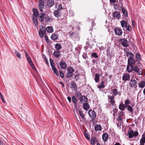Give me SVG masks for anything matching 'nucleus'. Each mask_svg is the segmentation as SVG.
I'll return each instance as SVG.
<instances>
[{
	"instance_id": "1",
	"label": "nucleus",
	"mask_w": 145,
	"mask_h": 145,
	"mask_svg": "<svg viewBox=\"0 0 145 145\" xmlns=\"http://www.w3.org/2000/svg\"><path fill=\"white\" fill-rule=\"evenodd\" d=\"M134 57H129L128 59V65L127 66L126 70L129 72H131L133 70V65L135 63Z\"/></svg>"
},
{
	"instance_id": "2",
	"label": "nucleus",
	"mask_w": 145,
	"mask_h": 145,
	"mask_svg": "<svg viewBox=\"0 0 145 145\" xmlns=\"http://www.w3.org/2000/svg\"><path fill=\"white\" fill-rule=\"evenodd\" d=\"M128 134L129 137L131 138L137 136L138 135V133L137 131H135L134 132L133 130H131L128 132Z\"/></svg>"
},
{
	"instance_id": "3",
	"label": "nucleus",
	"mask_w": 145,
	"mask_h": 145,
	"mask_svg": "<svg viewBox=\"0 0 145 145\" xmlns=\"http://www.w3.org/2000/svg\"><path fill=\"white\" fill-rule=\"evenodd\" d=\"M50 61L52 69L54 73L57 76H59L58 72L57 69L55 67L54 61L52 59H50Z\"/></svg>"
},
{
	"instance_id": "4",
	"label": "nucleus",
	"mask_w": 145,
	"mask_h": 145,
	"mask_svg": "<svg viewBox=\"0 0 145 145\" xmlns=\"http://www.w3.org/2000/svg\"><path fill=\"white\" fill-rule=\"evenodd\" d=\"M108 100L109 102L112 106H114L115 105V101L114 100V96L113 95H108Z\"/></svg>"
},
{
	"instance_id": "5",
	"label": "nucleus",
	"mask_w": 145,
	"mask_h": 145,
	"mask_svg": "<svg viewBox=\"0 0 145 145\" xmlns=\"http://www.w3.org/2000/svg\"><path fill=\"white\" fill-rule=\"evenodd\" d=\"M41 28L39 31V34L41 38H43L44 35L46 33V29L43 26L41 25Z\"/></svg>"
},
{
	"instance_id": "6",
	"label": "nucleus",
	"mask_w": 145,
	"mask_h": 145,
	"mask_svg": "<svg viewBox=\"0 0 145 145\" xmlns=\"http://www.w3.org/2000/svg\"><path fill=\"white\" fill-rule=\"evenodd\" d=\"M120 42L121 45L124 47H127L129 46L128 43V41L125 38L121 39Z\"/></svg>"
},
{
	"instance_id": "7",
	"label": "nucleus",
	"mask_w": 145,
	"mask_h": 145,
	"mask_svg": "<svg viewBox=\"0 0 145 145\" xmlns=\"http://www.w3.org/2000/svg\"><path fill=\"white\" fill-rule=\"evenodd\" d=\"M137 82L135 79H132L129 83V87L131 88H136Z\"/></svg>"
},
{
	"instance_id": "8",
	"label": "nucleus",
	"mask_w": 145,
	"mask_h": 145,
	"mask_svg": "<svg viewBox=\"0 0 145 145\" xmlns=\"http://www.w3.org/2000/svg\"><path fill=\"white\" fill-rule=\"evenodd\" d=\"M88 114L90 117L93 119H94L96 117V114L94 111L92 110H89L88 111Z\"/></svg>"
},
{
	"instance_id": "9",
	"label": "nucleus",
	"mask_w": 145,
	"mask_h": 145,
	"mask_svg": "<svg viewBox=\"0 0 145 145\" xmlns=\"http://www.w3.org/2000/svg\"><path fill=\"white\" fill-rule=\"evenodd\" d=\"M80 101L81 103L84 104L87 103L88 99L85 96L82 95L80 98Z\"/></svg>"
},
{
	"instance_id": "10",
	"label": "nucleus",
	"mask_w": 145,
	"mask_h": 145,
	"mask_svg": "<svg viewBox=\"0 0 145 145\" xmlns=\"http://www.w3.org/2000/svg\"><path fill=\"white\" fill-rule=\"evenodd\" d=\"M130 76L127 73H124L123 74L122 77V79L123 81H126L130 79Z\"/></svg>"
},
{
	"instance_id": "11",
	"label": "nucleus",
	"mask_w": 145,
	"mask_h": 145,
	"mask_svg": "<svg viewBox=\"0 0 145 145\" xmlns=\"http://www.w3.org/2000/svg\"><path fill=\"white\" fill-rule=\"evenodd\" d=\"M112 16L114 19H119L121 16L120 13L118 11H115L113 13Z\"/></svg>"
},
{
	"instance_id": "12",
	"label": "nucleus",
	"mask_w": 145,
	"mask_h": 145,
	"mask_svg": "<svg viewBox=\"0 0 145 145\" xmlns=\"http://www.w3.org/2000/svg\"><path fill=\"white\" fill-rule=\"evenodd\" d=\"M44 1L42 0H40L39 1V8L40 10L42 12L43 11L42 9L44 7Z\"/></svg>"
},
{
	"instance_id": "13",
	"label": "nucleus",
	"mask_w": 145,
	"mask_h": 145,
	"mask_svg": "<svg viewBox=\"0 0 145 145\" xmlns=\"http://www.w3.org/2000/svg\"><path fill=\"white\" fill-rule=\"evenodd\" d=\"M86 44L88 45L89 47L91 49L92 48L93 46V41L91 39L89 40V38L87 39V40L86 42Z\"/></svg>"
},
{
	"instance_id": "14",
	"label": "nucleus",
	"mask_w": 145,
	"mask_h": 145,
	"mask_svg": "<svg viewBox=\"0 0 145 145\" xmlns=\"http://www.w3.org/2000/svg\"><path fill=\"white\" fill-rule=\"evenodd\" d=\"M114 31L115 34L118 36L121 35L122 33L121 29L118 28H115Z\"/></svg>"
},
{
	"instance_id": "15",
	"label": "nucleus",
	"mask_w": 145,
	"mask_h": 145,
	"mask_svg": "<svg viewBox=\"0 0 145 145\" xmlns=\"http://www.w3.org/2000/svg\"><path fill=\"white\" fill-rule=\"evenodd\" d=\"M140 145H144L145 144V134L143 133L140 141Z\"/></svg>"
},
{
	"instance_id": "16",
	"label": "nucleus",
	"mask_w": 145,
	"mask_h": 145,
	"mask_svg": "<svg viewBox=\"0 0 145 145\" xmlns=\"http://www.w3.org/2000/svg\"><path fill=\"white\" fill-rule=\"evenodd\" d=\"M112 91L113 93V95H112L114 97H115L117 95H119L120 96L121 95V93L119 91H118V90L117 89H113L112 90Z\"/></svg>"
},
{
	"instance_id": "17",
	"label": "nucleus",
	"mask_w": 145,
	"mask_h": 145,
	"mask_svg": "<svg viewBox=\"0 0 145 145\" xmlns=\"http://www.w3.org/2000/svg\"><path fill=\"white\" fill-rule=\"evenodd\" d=\"M54 5V0H48L47 1V5L49 7H51Z\"/></svg>"
},
{
	"instance_id": "18",
	"label": "nucleus",
	"mask_w": 145,
	"mask_h": 145,
	"mask_svg": "<svg viewBox=\"0 0 145 145\" xmlns=\"http://www.w3.org/2000/svg\"><path fill=\"white\" fill-rule=\"evenodd\" d=\"M53 55L57 58H59L61 56V54L59 51L55 50Z\"/></svg>"
},
{
	"instance_id": "19",
	"label": "nucleus",
	"mask_w": 145,
	"mask_h": 145,
	"mask_svg": "<svg viewBox=\"0 0 145 145\" xmlns=\"http://www.w3.org/2000/svg\"><path fill=\"white\" fill-rule=\"evenodd\" d=\"M108 134L106 133H105L102 135V139L104 142H106L108 138Z\"/></svg>"
},
{
	"instance_id": "20",
	"label": "nucleus",
	"mask_w": 145,
	"mask_h": 145,
	"mask_svg": "<svg viewBox=\"0 0 145 145\" xmlns=\"http://www.w3.org/2000/svg\"><path fill=\"white\" fill-rule=\"evenodd\" d=\"M60 65L61 67L63 69H65L67 67L66 63L63 61H61L60 62Z\"/></svg>"
},
{
	"instance_id": "21",
	"label": "nucleus",
	"mask_w": 145,
	"mask_h": 145,
	"mask_svg": "<svg viewBox=\"0 0 145 145\" xmlns=\"http://www.w3.org/2000/svg\"><path fill=\"white\" fill-rule=\"evenodd\" d=\"M61 13V12L60 11H59L58 10H56L54 11V14L55 17L57 18H59L60 16Z\"/></svg>"
},
{
	"instance_id": "22",
	"label": "nucleus",
	"mask_w": 145,
	"mask_h": 145,
	"mask_svg": "<svg viewBox=\"0 0 145 145\" xmlns=\"http://www.w3.org/2000/svg\"><path fill=\"white\" fill-rule=\"evenodd\" d=\"M121 9L122 12L123 13L124 15L125 16V17H128V12L124 8V7L122 6L121 7Z\"/></svg>"
},
{
	"instance_id": "23",
	"label": "nucleus",
	"mask_w": 145,
	"mask_h": 145,
	"mask_svg": "<svg viewBox=\"0 0 145 145\" xmlns=\"http://www.w3.org/2000/svg\"><path fill=\"white\" fill-rule=\"evenodd\" d=\"M121 27L123 28H125L127 26V23L125 20H123L121 21Z\"/></svg>"
},
{
	"instance_id": "24",
	"label": "nucleus",
	"mask_w": 145,
	"mask_h": 145,
	"mask_svg": "<svg viewBox=\"0 0 145 145\" xmlns=\"http://www.w3.org/2000/svg\"><path fill=\"white\" fill-rule=\"evenodd\" d=\"M133 70L137 73L139 75H142V72L139 71V68L137 66H135V67H133Z\"/></svg>"
},
{
	"instance_id": "25",
	"label": "nucleus",
	"mask_w": 145,
	"mask_h": 145,
	"mask_svg": "<svg viewBox=\"0 0 145 145\" xmlns=\"http://www.w3.org/2000/svg\"><path fill=\"white\" fill-rule=\"evenodd\" d=\"M46 31H47L48 33H52L54 31L53 27L51 26H48L46 28Z\"/></svg>"
},
{
	"instance_id": "26",
	"label": "nucleus",
	"mask_w": 145,
	"mask_h": 145,
	"mask_svg": "<svg viewBox=\"0 0 145 145\" xmlns=\"http://www.w3.org/2000/svg\"><path fill=\"white\" fill-rule=\"evenodd\" d=\"M97 142V139L95 137H91V143L92 145H95L96 142Z\"/></svg>"
},
{
	"instance_id": "27",
	"label": "nucleus",
	"mask_w": 145,
	"mask_h": 145,
	"mask_svg": "<svg viewBox=\"0 0 145 145\" xmlns=\"http://www.w3.org/2000/svg\"><path fill=\"white\" fill-rule=\"evenodd\" d=\"M33 12L34 16L33 17H37L39 16V12L38 10L35 8L33 9Z\"/></svg>"
},
{
	"instance_id": "28",
	"label": "nucleus",
	"mask_w": 145,
	"mask_h": 145,
	"mask_svg": "<svg viewBox=\"0 0 145 145\" xmlns=\"http://www.w3.org/2000/svg\"><path fill=\"white\" fill-rule=\"evenodd\" d=\"M55 48L57 51H59V50L61 48L62 46L60 44L57 43L56 44Z\"/></svg>"
},
{
	"instance_id": "29",
	"label": "nucleus",
	"mask_w": 145,
	"mask_h": 145,
	"mask_svg": "<svg viewBox=\"0 0 145 145\" xmlns=\"http://www.w3.org/2000/svg\"><path fill=\"white\" fill-rule=\"evenodd\" d=\"M58 37V36L55 33L52 34L51 37V39L54 40L57 39Z\"/></svg>"
},
{
	"instance_id": "30",
	"label": "nucleus",
	"mask_w": 145,
	"mask_h": 145,
	"mask_svg": "<svg viewBox=\"0 0 145 145\" xmlns=\"http://www.w3.org/2000/svg\"><path fill=\"white\" fill-rule=\"evenodd\" d=\"M83 107L84 110H88L89 108V106L88 103H86L83 104Z\"/></svg>"
},
{
	"instance_id": "31",
	"label": "nucleus",
	"mask_w": 145,
	"mask_h": 145,
	"mask_svg": "<svg viewBox=\"0 0 145 145\" xmlns=\"http://www.w3.org/2000/svg\"><path fill=\"white\" fill-rule=\"evenodd\" d=\"M138 84L139 87L143 88L145 86V82L144 81H141Z\"/></svg>"
},
{
	"instance_id": "32",
	"label": "nucleus",
	"mask_w": 145,
	"mask_h": 145,
	"mask_svg": "<svg viewBox=\"0 0 145 145\" xmlns=\"http://www.w3.org/2000/svg\"><path fill=\"white\" fill-rule=\"evenodd\" d=\"M95 129L96 131H101L102 127L101 125H96L95 126Z\"/></svg>"
},
{
	"instance_id": "33",
	"label": "nucleus",
	"mask_w": 145,
	"mask_h": 145,
	"mask_svg": "<svg viewBox=\"0 0 145 145\" xmlns=\"http://www.w3.org/2000/svg\"><path fill=\"white\" fill-rule=\"evenodd\" d=\"M45 16V14L44 13H42L40 14L39 16V20L41 22H42Z\"/></svg>"
},
{
	"instance_id": "34",
	"label": "nucleus",
	"mask_w": 145,
	"mask_h": 145,
	"mask_svg": "<svg viewBox=\"0 0 145 145\" xmlns=\"http://www.w3.org/2000/svg\"><path fill=\"white\" fill-rule=\"evenodd\" d=\"M136 58L137 60L139 61L141 60V56L139 53H137L136 54Z\"/></svg>"
},
{
	"instance_id": "35",
	"label": "nucleus",
	"mask_w": 145,
	"mask_h": 145,
	"mask_svg": "<svg viewBox=\"0 0 145 145\" xmlns=\"http://www.w3.org/2000/svg\"><path fill=\"white\" fill-rule=\"evenodd\" d=\"M125 107H127V110L131 112H133V108L130 105H125Z\"/></svg>"
},
{
	"instance_id": "36",
	"label": "nucleus",
	"mask_w": 145,
	"mask_h": 145,
	"mask_svg": "<svg viewBox=\"0 0 145 145\" xmlns=\"http://www.w3.org/2000/svg\"><path fill=\"white\" fill-rule=\"evenodd\" d=\"M33 23L35 24L36 26H37L38 25L37 18V17H33L32 19Z\"/></svg>"
},
{
	"instance_id": "37",
	"label": "nucleus",
	"mask_w": 145,
	"mask_h": 145,
	"mask_svg": "<svg viewBox=\"0 0 145 145\" xmlns=\"http://www.w3.org/2000/svg\"><path fill=\"white\" fill-rule=\"evenodd\" d=\"M125 106L123 104V103H122V104H121L119 106V109L122 111H123V110H124L125 109Z\"/></svg>"
},
{
	"instance_id": "38",
	"label": "nucleus",
	"mask_w": 145,
	"mask_h": 145,
	"mask_svg": "<svg viewBox=\"0 0 145 145\" xmlns=\"http://www.w3.org/2000/svg\"><path fill=\"white\" fill-rule=\"evenodd\" d=\"M73 75V73L68 72L66 75V77L68 78H70L72 77Z\"/></svg>"
},
{
	"instance_id": "39",
	"label": "nucleus",
	"mask_w": 145,
	"mask_h": 145,
	"mask_svg": "<svg viewBox=\"0 0 145 145\" xmlns=\"http://www.w3.org/2000/svg\"><path fill=\"white\" fill-rule=\"evenodd\" d=\"M99 75L98 74H95V80L96 82H98L99 81Z\"/></svg>"
},
{
	"instance_id": "40",
	"label": "nucleus",
	"mask_w": 145,
	"mask_h": 145,
	"mask_svg": "<svg viewBox=\"0 0 145 145\" xmlns=\"http://www.w3.org/2000/svg\"><path fill=\"white\" fill-rule=\"evenodd\" d=\"M15 54L16 55V56L18 58H20L21 56L20 52L16 50L14 51Z\"/></svg>"
},
{
	"instance_id": "41",
	"label": "nucleus",
	"mask_w": 145,
	"mask_h": 145,
	"mask_svg": "<svg viewBox=\"0 0 145 145\" xmlns=\"http://www.w3.org/2000/svg\"><path fill=\"white\" fill-rule=\"evenodd\" d=\"M68 72L72 73L74 71V69L71 67H69L67 68Z\"/></svg>"
},
{
	"instance_id": "42",
	"label": "nucleus",
	"mask_w": 145,
	"mask_h": 145,
	"mask_svg": "<svg viewBox=\"0 0 145 145\" xmlns=\"http://www.w3.org/2000/svg\"><path fill=\"white\" fill-rule=\"evenodd\" d=\"M72 101L73 103L75 104H77V100L76 98V97L74 96H72Z\"/></svg>"
},
{
	"instance_id": "43",
	"label": "nucleus",
	"mask_w": 145,
	"mask_h": 145,
	"mask_svg": "<svg viewBox=\"0 0 145 145\" xmlns=\"http://www.w3.org/2000/svg\"><path fill=\"white\" fill-rule=\"evenodd\" d=\"M79 113L81 116V117L83 119H85V116L84 114L82 112L81 110H78Z\"/></svg>"
},
{
	"instance_id": "44",
	"label": "nucleus",
	"mask_w": 145,
	"mask_h": 145,
	"mask_svg": "<svg viewBox=\"0 0 145 145\" xmlns=\"http://www.w3.org/2000/svg\"><path fill=\"white\" fill-rule=\"evenodd\" d=\"M84 135L86 138L88 140H89L90 139V136L88 133H87L86 132H84Z\"/></svg>"
},
{
	"instance_id": "45",
	"label": "nucleus",
	"mask_w": 145,
	"mask_h": 145,
	"mask_svg": "<svg viewBox=\"0 0 145 145\" xmlns=\"http://www.w3.org/2000/svg\"><path fill=\"white\" fill-rule=\"evenodd\" d=\"M71 85L74 89H76L77 88L76 84L74 82H72L71 84Z\"/></svg>"
},
{
	"instance_id": "46",
	"label": "nucleus",
	"mask_w": 145,
	"mask_h": 145,
	"mask_svg": "<svg viewBox=\"0 0 145 145\" xmlns=\"http://www.w3.org/2000/svg\"><path fill=\"white\" fill-rule=\"evenodd\" d=\"M75 95L77 98H78L79 97H81L82 96V94L81 93L79 92H77L76 93Z\"/></svg>"
},
{
	"instance_id": "47",
	"label": "nucleus",
	"mask_w": 145,
	"mask_h": 145,
	"mask_svg": "<svg viewBox=\"0 0 145 145\" xmlns=\"http://www.w3.org/2000/svg\"><path fill=\"white\" fill-rule=\"evenodd\" d=\"M91 56L95 58H97L98 57L97 54L96 53H93L91 55Z\"/></svg>"
},
{
	"instance_id": "48",
	"label": "nucleus",
	"mask_w": 145,
	"mask_h": 145,
	"mask_svg": "<svg viewBox=\"0 0 145 145\" xmlns=\"http://www.w3.org/2000/svg\"><path fill=\"white\" fill-rule=\"evenodd\" d=\"M44 38L45 39V40L46 42L47 43H49V40L48 39V37L46 35H45L44 36Z\"/></svg>"
},
{
	"instance_id": "49",
	"label": "nucleus",
	"mask_w": 145,
	"mask_h": 145,
	"mask_svg": "<svg viewBox=\"0 0 145 145\" xmlns=\"http://www.w3.org/2000/svg\"><path fill=\"white\" fill-rule=\"evenodd\" d=\"M126 104L125 105H128V104H129L131 103L130 101L128 99H126L124 102Z\"/></svg>"
},
{
	"instance_id": "50",
	"label": "nucleus",
	"mask_w": 145,
	"mask_h": 145,
	"mask_svg": "<svg viewBox=\"0 0 145 145\" xmlns=\"http://www.w3.org/2000/svg\"><path fill=\"white\" fill-rule=\"evenodd\" d=\"M59 74L61 78H63L64 77V75L62 72L61 71H59Z\"/></svg>"
},
{
	"instance_id": "51",
	"label": "nucleus",
	"mask_w": 145,
	"mask_h": 145,
	"mask_svg": "<svg viewBox=\"0 0 145 145\" xmlns=\"http://www.w3.org/2000/svg\"><path fill=\"white\" fill-rule=\"evenodd\" d=\"M30 66H31V67L34 70H35L36 69V68L34 66L33 63H31L30 64Z\"/></svg>"
},
{
	"instance_id": "52",
	"label": "nucleus",
	"mask_w": 145,
	"mask_h": 145,
	"mask_svg": "<svg viewBox=\"0 0 145 145\" xmlns=\"http://www.w3.org/2000/svg\"><path fill=\"white\" fill-rule=\"evenodd\" d=\"M127 29L128 31H131L132 30V28H131V26L129 25H128L127 27Z\"/></svg>"
},
{
	"instance_id": "53",
	"label": "nucleus",
	"mask_w": 145,
	"mask_h": 145,
	"mask_svg": "<svg viewBox=\"0 0 145 145\" xmlns=\"http://www.w3.org/2000/svg\"><path fill=\"white\" fill-rule=\"evenodd\" d=\"M24 52H25V56H26V58H27V59L28 60V59H29V58H30L29 56L27 54V53L26 52V51L25 50L24 51Z\"/></svg>"
},
{
	"instance_id": "54",
	"label": "nucleus",
	"mask_w": 145,
	"mask_h": 145,
	"mask_svg": "<svg viewBox=\"0 0 145 145\" xmlns=\"http://www.w3.org/2000/svg\"><path fill=\"white\" fill-rule=\"evenodd\" d=\"M45 19L46 20V21L47 22L50 21V18L48 16H46L45 17Z\"/></svg>"
},
{
	"instance_id": "55",
	"label": "nucleus",
	"mask_w": 145,
	"mask_h": 145,
	"mask_svg": "<svg viewBox=\"0 0 145 145\" xmlns=\"http://www.w3.org/2000/svg\"><path fill=\"white\" fill-rule=\"evenodd\" d=\"M58 9L59 10H61L63 9L62 6L61 4H60L58 5Z\"/></svg>"
},
{
	"instance_id": "56",
	"label": "nucleus",
	"mask_w": 145,
	"mask_h": 145,
	"mask_svg": "<svg viewBox=\"0 0 145 145\" xmlns=\"http://www.w3.org/2000/svg\"><path fill=\"white\" fill-rule=\"evenodd\" d=\"M98 87L99 89L104 88L105 87V86L104 85H101L98 86Z\"/></svg>"
},
{
	"instance_id": "57",
	"label": "nucleus",
	"mask_w": 145,
	"mask_h": 145,
	"mask_svg": "<svg viewBox=\"0 0 145 145\" xmlns=\"http://www.w3.org/2000/svg\"><path fill=\"white\" fill-rule=\"evenodd\" d=\"M75 78L76 81H77V80L79 79V75L76 74L75 76Z\"/></svg>"
},
{
	"instance_id": "58",
	"label": "nucleus",
	"mask_w": 145,
	"mask_h": 145,
	"mask_svg": "<svg viewBox=\"0 0 145 145\" xmlns=\"http://www.w3.org/2000/svg\"><path fill=\"white\" fill-rule=\"evenodd\" d=\"M122 118L120 116H118V119H117V121L120 120V121H122Z\"/></svg>"
},
{
	"instance_id": "59",
	"label": "nucleus",
	"mask_w": 145,
	"mask_h": 145,
	"mask_svg": "<svg viewBox=\"0 0 145 145\" xmlns=\"http://www.w3.org/2000/svg\"><path fill=\"white\" fill-rule=\"evenodd\" d=\"M128 54L130 56L129 57H134V55L131 52H129Z\"/></svg>"
},
{
	"instance_id": "60",
	"label": "nucleus",
	"mask_w": 145,
	"mask_h": 145,
	"mask_svg": "<svg viewBox=\"0 0 145 145\" xmlns=\"http://www.w3.org/2000/svg\"><path fill=\"white\" fill-rule=\"evenodd\" d=\"M132 24L133 27H134L135 26V22L133 20L132 21Z\"/></svg>"
},
{
	"instance_id": "61",
	"label": "nucleus",
	"mask_w": 145,
	"mask_h": 145,
	"mask_svg": "<svg viewBox=\"0 0 145 145\" xmlns=\"http://www.w3.org/2000/svg\"><path fill=\"white\" fill-rule=\"evenodd\" d=\"M0 97L1 99V100H2V101H3V103H4L5 102V100L4 99V98H3L2 95H0Z\"/></svg>"
},
{
	"instance_id": "62",
	"label": "nucleus",
	"mask_w": 145,
	"mask_h": 145,
	"mask_svg": "<svg viewBox=\"0 0 145 145\" xmlns=\"http://www.w3.org/2000/svg\"><path fill=\"white\" fill-rule=\"evenodd\" d=\"M67 99L69 101L70 103H71V98L70 97H68L67 98Z\"/></svg>"
},
{
	"instance_id": "63",
	"label": "nucleus",
	"mask_w": 145,
	"mask_h": 145,
	"mask_svg": "<svg viewBox=\"0 0 145 145\" xmlns=\"http://www.w3.org/2000/svg\"><path fill=\"white\" fill-rule=\"evenodd\" d=\"M27 60H28V62L29 63V64H30L31 63H31L33 62L31 60V59L30 58H29V59H28Z\"/></svg>"
},
{
	"instance_id": "64",
	"label": "nucleus",
	"mask_w": 145,
	"mask_h": 145,
	"mask_svg": "<svg viewBox=\"0 0 145 145\" xmlns=\"http://www.w3.org/2000/svg\"><path fill=\"white\" fill-rule=\"evenodd\" d=\"M119 114L120 115V116H123V114H124V113H123V112H120L119 113Z\"/></svg>"
}]
</instances>
